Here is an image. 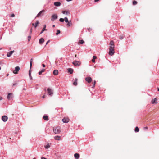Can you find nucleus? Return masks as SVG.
<instances>
[{"label": "nucleus", "instance_id": "9d476101", "mask_svg": "<svg viewBox=\"0 0 159 159\" xmlns=\"http://www.w3.org/2000/svg\"><path fill=\"white\" fill-rule=\"evenodd\" d=\"M14 52V51L13 50V51H11L7 52V56L8 57H10L12 55V54Z\"/></svg>", "mask_w": 159, "mask_h": 159}, {"label": "nucleus", "instance_id": "aec40b11", "mask_svg": "<svg viewBox=\"0 0 159 159\" xmlns=\"http://www.w3.org/2000/svg\"><path fill=\"white\" fill-rule=\"evenodd\" d=\"M54 5L57 6H59L61 5V3L59 2H55L54 3Z\"/></svg>", "mask_w": 159, "mask_h": 159}, {"label": "nucleus", "instance_id": "864d4df0", "mask_svg": "<svg viewBox=\"0 0 159 159\" xmlns=\"http://www.w3.org/2000/svg\"><path fill=\"white\" fill-rule=\"evenodd\" d=\"M2 97H0V100H2Z\"/></svg>", "mask_w": 159, "mask_h": 159}, {"label": "nucleus", "instance_id": "20e7f679", "mask_svg": "<svg viewBox=\"0 0 159 159\" xmlns=\"http://www.w3.org/2000/svg\"><path fill=\"white\" fill-rule=\"evenodd\" d=\"M72 64L75 66H78L81 65V62L78 61H75L72 62Z\"/></svg>", "mask_w": 159, "mask_h": 159}, {"label": "nucleus", "instance_id": "f8f14e48", "mask_svg": "<svg viewBox=\"0 0 159 159\" xmlns=\"http://www.w3.org/2000/svg\"><path fill=\"white\" fill-rule=\"evenodd\" d=\"M39 24V22L38 21H36L35 24L32 23V25L34 26V27L36 28L38 26V25Z\"/></svg>", "mask_w": 159, "mask_h": 159}, {"label": "nucleus", "instance_id": "de8ad7c7", "mask_svg": "<svg viewBox=\"0 0 159 159\" xmlns=\"http://www.w3.org/2000/svg\"><path fill=\"white\" fill-rule=\"evenodd\" d=\"M42 66L43 67H45V65L43 64H42Z\"/></svg>", "mask_w": 159, "mask_h": 159}, {"label": "nucleus", "instance_id": "7ed1b4c3", "mask_svg": "<svg viewBox=\"0 0 159 159\" xmlns=\"http://www.w3.org/2000/svg\"><path fill=\"white\" fill-rule=\"evenodd\" d=\"M57 17V15L56 14H54L52 16L51 20L52 21H54Z\"/></svg>", "mask_w": 159, "mask_h": 159}, {"label": "nucleus", "instance_id": "ea45409f", "mask_svg": "<svg viewBox=\"0 0 159 159\" xmlns=\"http://www.w3.org/2000/svg\"><path fill=\"white\" fill-rule=\"evenodd\" d=\"M148 129V127H145L143 128V129L144 130H147Z\"/></svg>", "mask_w": 159, "mask_h": 159}, {"label": "nucleus", "instance_id": "79ce46f5", "mask_svg": "<svg viewBox=\"0 0 159 159\" xmlns=\"http://www.w3.org/2000/svg\"><path fill=\"white\" fill-rule=\"evenodd\" d=\"M32 28H31L30 30V34H31L32 33Z\"/></svg>", "mask_w": 159, "mask_h": 159}, {"label": "nucleus", "instance_id": "a18cd8bd", "mask_svg": "<svg viewBox=\"0 0 159 159\" xmlns=\"http://www.w3.org/2000/svg\"><path fill=\"white\" fill-rule=\"evenodd\" d=\"M42 73L40 71H39V75H41Z\"/></svg>", "mask_w": 159, "mask_h": 159}, {"label": "nucleus", "instance_id": "8fccbe9b", "mask_svg": "<svg viewBox=\"0 0 159 159\" xmlns=\"http://www.w3.org/2000/svg\"><path fill=\"white\" fill-rule=\"evenodd\" d=\"M45 95H44L43 97H42V98H45Z\"/></svg>", "mask_w": 159, "mask_h": 159}, {"label": "nucleus", "instance_id": "2eb2a0df", "mask_svg": "<svg viewBox=\"0 0 159 159\" xmlns=\"http://www.w3.org/2000/svg\"><path fill=\"white\" fill-rule=\"evenodd\" d=\"M12 97V94L11 93H9L8 94V96L7 97V98L8 99H10Z\"/></svg>", "mask_w": 159, "mask_h": 159}, {"label": "nucleus", "instance_id": "cd10ccee", "mask_svg": "<svg viewBox=\"0 0 159 159\" xmlns=\"http://www.w3.org/2000/svg\"><path fill=\"white\" fill-rule=\"evenodd\" d=\"M44 147L48 149L50 147V145H49L48 143L47 145L44 146Z\"/></svg>", "mask_w": 159, "mask_h": 159}, {"label": "nucleus", "instance_id": "9b49d317", "mask_svg": "<svg viewBox=\"0 0 159 159\" xmlns=\"http://www.w3.org/2000/svg\"><path fill=\"white\" fill-rule=\"evenodd\" d=\"M2 120L6 122L7 120V116H3L2 118Z\"/></svg>", "mask_w": 159, "mask_h": 159}, {"label": "nucleus", "instance_id": "72a5a7b5", "mask_svg": "<svg viewBox=\"0 0 159 159\" xmlns=\"http://www.w3.org/2000/svg\"><path fill=\"white\" fill-rule=\"evenodd\" d=\"M59 21L61 22H63L64 21V19L62 18H61L59 19Z\"/></svg>", "mask_w": 159, "mask_h": 159}, {"label": "nucleus", "instance_id": "a211bd4d", "mask_svg": "<svg viewBox=\"0 0 159 159\" xmlns=\"http://www.w3.org/2000/svg\"><path fill=\"white\" fill-rule=\"evenodd\" d=\"M58 71L57 70H55L53 72V74L55 75H57L58 74Z\"/></svg>", "mask_w": 159, "mask_h": 159}, {"label": "nucleus", "instance_id": "dca6fc26", "mask_svg": "<svg viewBox=\"0 0 159 159\" xmlns=\"http://www.w3.org/2000/svg\"><path fill=\"white\" fill-rule=\"evenodd\" d=\"M157 99L155 98L152 101L151 103L152 104L157 103Z\"/></svg>", "mask_w": 159, "mask_h": 159}, {"label": "nucleus", "instance_id": "4d7b16f0", "mask_svg": "<svg viewBox=\"0 0 159 159\" xmlns=\"http://www.w3.org/2000/svg\"><path fill=\"white\" fill-rule=\"evenodd\" d=\"M77 57V55H76V54H75V57Z\"/></svg>", "mask_w": 159, "mask_h": 159}, {"label": "nucleus", "instance_id": "4468645a", "mask_svg": "<svg viewBox=\"0 0 159 159\" xmlns=\"http://www.w3.org/2000/svg\"><path fill=\"white\" fill-rule=\"evenodd\" d=\"M44 41V40L43 38H41L39 40V43L42 44Z\"/></svg>", "mask_w": 159, "mask_h": 159}, {"label": "nucleus", "instance_id": "09e8293b", "mask_svg": "<svg viewBox=\"0 0 159 159\" xmlns=\"http://www.w3.org/2000/svg\"><path fill=\"white\" fill-rule=\"evenodd\" d=\"M17 84V83H14L13 84V86H15Z\"/></svg>", "mask_w": 159, "mask_h": 159}, {"label": "nucleus", "instance_id": "6e6d98bb", "mask_svg": "<svg viewBox=\"0 0 159 159\" xmlns=\"http://www.w3.org/2000/svg\"><path fill=\"white\" fill-rule=\"evenodd\" d=\"M157 90L158 91H159V88H157Z\"/></svg>", "mask_w": 159, "mask_h": 159}, {"label": "nucleus", "instance_id": "bb28decb", "mask_svg": "<svg viewBox=\"0 0 159 159\" xmlns=\"http://www.w3.org/2000/svg\"><path fill=\"white\" fill-rule=\"evenodd\" d=\"M29 75L30 77V78L31 80H32V76H31V72L30 70L29 71Z\"/></svg>", "mask_w": 159, "mask_h": 159}, {"label": "nucleus", "instance_id": "b1692460", "mask_svg": "<svg viewBox=\"0 0 159 159\" xmlns=\"http://www.w3.org/2000/svg\"><path fill=\"white\" fill-rule=\"evenodd\" d=\"M84 43V41L82 40H79L78 42L79 44H83Z\"/></svg>", "mask_w": 159, "mask_h": 159}, {"label": "nucleus", "instance_id": "f03ea898", "mask_svg": "<svg viewBox=\"0 0 159 159\" xmlns=\"http://www.w3.org/2000/svg\"><path fill=\"white\" fill-rule=\"evenodd\" d=\"M54 132L56 134H59L61 131V128L59 126H57L53 128Z\"/></svg>", "mask_w": 159, "mask_h": 159}, {"label": "nucleus", "instance_id": "c9c22d12", "mask_svg": "<svg viewBox=\"0 0 159 159\" xmlns=\"http://www.w3.org/2000/svg\"><path fill=\"white\" fill-rule=\"evenodd\" d=\"M73 84L75 86H76L77 85V82L74 81L73 83Z\"/></svg>", "mask_w": 159, "mask_h": 159}, {"label": "nucleus", "instance_id": "e433bc0d", "mask_svg": "<svg viewBox=\"0 0 159 159\" xmlns=\"http://www.w3.org/2000/svg\"><path fill=\"white\" fill-rule=\"evenodd\" d=\"M31 38V36H29L28 37V39L29 41H30Z\"/></svg>", "mask_w": 159, "mask_h": 159}, {"label": "nucleus", "instance_id": "423d86ee", "mask_svg": "<svg viewBox=\"0 0 159 159\" xmlns=\"http://www.w3.org/2000/svg\"><path fill=\"white\" fill-rule=\"evenodd\" d=\"M45 11L44 10H42L38 13V14L36 16V17H40L41 16L43 15V13Z\"/></svg>", "mask_w": 159, "mask_h": 159}, {"label": "nucleus", "instance_id": "c756f323", "mask_svg": "<svg viewBox=\"0 0 159 159\" xmlns=\"http://www.w3.org/2000/svg\"><path fill=\"white\" fill-rule=\"evenodd\" d=\"M139 129L138 127L136 126L135 129V132H138L139 131Z\"/></svg>", "mask_w": 159, "mask_h": 159}, {"label": "nucleus", "instance_id": "a19ab883", "mask_svg": "<svg viewBox=\"0 0 159 159\" xmlns=\"http://www.w3.org/2000/svg\"><path fill=\"white\" fill-rule=\"evenodd\" d=\"M15 15L14 14H11V17H15Z\"/></svg>", "mask_w": 159, "mask_h": 159}, {"label": "nucleus", "instance_id": "49530a36", "mask_svg": "<svg viewBox=\"0 0 159 159\" xmlns=\"http://www.w3.org/2000/svg\"><path fill=\"white\" fill-rule=\"evenodd\" d=\"M49 42H50V40H48L46 43V45H47L48 43H49Z\"/></svg>", "mask_w": 159, "mask_h": 159}, {"label": "nucleus", "instance_id": "3c124183", "mask_svg": "<svg viewBox=\"0 0 159 159\" xmlns=\"http://www.w3.org/2000/svg\"><path fill=\"white\" fill-rule=\"evenodd\" d=\"M41 159H47L46 158H45L44 157H41Z\"/></svg>", "mask_w": 159, "mask_h": 159}, {"label": "nucleus", "instance_id": "c03bdc74", "mask_svg": "<svg viewBox=\"0 0 159 159\" xmlns=\"http://www.w3.org/2000/svg\"><path fill=\"white\" fill-rule=\"evenodd\" d=\"M55 63L57 65L58 63V61H55Z\"/></svg>", "mask_w": 159, "mask_h": 159}, {"label": "nucleus", "instance_id": "58836bf2", "mask_svg": "<svg viewBox=\"0 0 159 159\" xmlns=\"http://www.w3.org/2000/svg\"><path fill=\"white\" fill-rule=\"evenodd\" d=\"M45 69H42L41 70V72L42 73H43V72L45 71Z\"/></svg>", "mask_w": 159, "mask_h": 159}, {"label": "nucleus", "instance_id": "13d9d810", "mask_svg": "<svg viewBox=\"0 0 159 159\" xmlns=\"http://www.w3.org/2000/svg\"><path fill=\"white\" fill-rule=\"evenodd\" d=\"M33 159H36V158H33Z\"/></svg>", "mask_w": 159, "mask_h": 159}, {"label": "nucleus", "instance_id": "c85d7f7f", "mask_svg": "<svg viewBox=\"0 0 159 159\" xmlns=\"http://www.w3.org/2000/svg\"><path fill=\"white\" fill-rule=\"evenodd\" d=\"M33 58H31L30 60V69L31 68L32 65V62H33Z\"/></svg>", "mask_w": 159, "mask_h": 159}, {"label": "nucleus", "instance_id": "5fc2aeb1", "mask_svg": "<svg viewBox=\"0 0 159 159\" xmlns=\"http://www.w3.org/2000/svg\"><path fill=\"white\" fill-rule=\"evenodd\" d=\"M52 27H55V25H52Z\"/></svg>", "mask_w": 159, "mask_h": 159}, {"label": "nucleus", "instance_id": "f257e3e1", "mask_svg": "<svg viewBox=\"0 0 159 159\" xmlns=\"http://www.w3.org/2000/svg\"><path fill=\"white\" fill-rule=\"evenodd\" d=\"M109 50V55L111 56L113 55L114 54L115 51L114 42L113 40H111L110 42Z\"/></svg>", "mask_w": 159, "mask_h": 159}, {"label": "nucleus", "instance_id": "f3484780", "mask_svg": "<svg viewBox=\"0 0 159 159\" xmlns=\"http://www.w3.org/2000/svg\"><path fill=\"white\" fill-rule=\"evenodd\" d=\"M62 13L63 14H66V15L69 14H70V12L69 11H68L66 10L62 11Z\"/></svg>", "mask_w": 159, "mask_h": 159}, {"label": "nucleus", "instance_id": "473e14b6", "mask_svg": "<svg viewBox=\"0 0 159 159\" xmlns=\"http://www.w3.org/2000/svg\"><path fill=\"white\" fill-rule=\"evenodd\" d=\"M60 31L59 30H57V33H56V35H58L60 33Z\"/></svg>", "mask_w": 159, "mask_h": 159}, {"label": "nucleus", "instance_id": "4c0bfd02", "mask_svg": "<svg viewBox=\"0 0 159 159\" xmlns=\"http://www.w3.org/2000/svg\"><path fill=\"white\" fill-rule=\"evenodd\" d=\"M124 38V37L122 35H121V36H120V39H123Z\"/></svg>", "mask_w": 159, "mask_h": 159}, {"label": "nucleus", "instance_id": "4be33fe9", "mask_svg": "<svg viewBox=\"0 0 159 159\" xmlns=\"http://www.w3.org/2000/svg\"><path fill=\"white\" fill-rule=\"evenodd\" d=\"M43 118L45 120L47 121L48 120V116L46 115H44L43 116Z\"/></svg>", "mask_w": 159, "mask_h": 159}, {"label": "nucleus", "instance_id": "2f4dec72", "mask_svg": "<svg viewBox=\"0 0 159 159\" xmlns=\"http://www.w3.org/2000/svg\"><path fill=\"white\" fill-rule=\"evenodd\" d=\"M64 19V21H65V22H66L67 23L69 21L68 20V18L67 17H65Z\"/></svg>", "mask_w": 159, "mask_h": 159}, {"label": "nucleus", "instance_id": "0eeeda50", "mask_svg": "<svg viewBox=\"0 0 159 159\" xmlns=\"http://www.w3.org/2000/svg\"><path fill=\"white\" fill-rule=\"evenodd\" d=\"M19 70L20 67L19 66H16L15 68V70L13 71V73L14 74H16Z\"/></svg>", "mask_w": 159, "mask_h": 159}, {"label": "nucleus", "instance_id": "393cba45", "mask_svg": "<svg viewBox=\"0 0 159 159\" xmlns=\"http://www.w3.org/2000/svg\"><path fill=\"white\" fill-rule=\"evenodd\" d=\"M97 58V57L96 56H93V59L92 60V61L93 62H95V59Z\"/></svg>", "mask_w": 159, "mask_h": 159}, {"label": "nucleus", "instance_id": "1a4fd4ad", "mask_svg": "<svg viewBox=\"0 0 159 159\" xmlns=\"http://www.w3.org/2000/svg\"><path fill=\"white\" fill-rule=\"evenodd\" d=\"M85 80L89 83H90L92 81V79L90 77H88L85 78Z\"/></svg>", "mask_w": 159, "mask_h": 159}, {"label": "nucleus", "instance_id": "6ab92c4d", "mask_svg": "<svg viewBox=\"0 0 159 159\" xmlns=\"http://www.w3.org/2000/svg\"><path fill=\"white\" fill-rule=\"evenodd\" d=\"M74 157L76 159H78L80 157V154L78 153H75L74 154Z\"/></svg>", "mask_w": 159, "mask_h": 159}, {"label": "nucleus", "instance_id": "7c9ffc66", "mask_svg": "<svg viewBox=\"0 0 159 159\" xmlns=\"http://www.w3.org/2000/svg\"><path fill=\"white\" fill-rule=\"evenodd\" d=\"M137 4V2L136 1H133V4L134 5H136Z\"/></svg>", "mask_w": 159, "mask_h": 159}, {"label": "nucleus", "instance_id": "a878e982", "mask_svg": "<svg viewBox=\"0 0 159 159\" xmlns=\"http://www.w3.org/2000/svg\"><path fill=\"white\" fill-rule=\"evenodd\" d=\"M60 137L58 136L54 137V139L56 140H60Z\"/></svg>", "mask_w": 159, "mask_h": 159}, {"label": "nucleus", "instance_id": "5701e85b", "mask_svg": "<svg viewBox=\"0 0 159 159\" xmlns=\"http://www.w3.org/2000/svg\"><path fill=\"white\" fill-rule=\"evenodd\" d=\"M67 26L68 27H69L72 25V24L71 22V21L70 20L67 22Z\"/></svg>", "mask_w": 159, "mask_h": 159}, {"label": "nucleus", "instance_id": "6e6552de", "mask_svg": "<svg viewBox=\"0 0 159 159\" xmlns=\"http://www.w3.org/2000/svg\"><path fill=\"white\" fill-rule=\"evenodd\" d=\"M62 121L64 123H68L69 121V119L68 117H64L62 119Z\"/></svg>", "mask_w": 159, "mask_h": 159}, {"label": "nucleus", "instance_id": "f704fd0d", "mask_svg": "<svg viewBox=\"0 0 159 159\" xmlns=\"http://www.w3.org/2000/svg\"><path fill=\"white\" fill-rule=\"evenodd\" d=\"M96 83V81L95 80L93 82V86L92 87V88L94 87L95 86Z\"/></svg>", "mask_w": 159, "mask_h": 159}, {"label": "nucleus", "instance_id": "603ef678", "mask_svg": "<svg viewBox=\"0 0 159 159\" xmlns=\"http://www.w3.org/2000/svg\"><path fill=\"white\" fill-rule=\"evenodd\" d=\"M99 0H94V1H95V2H98V1H99Z\"/></svg>", "mask_w": 159, "mask_h": 159}, {"label": "nucleus", "instance_id": "ddd939ff", "mask_svg": "<svg viewBox=\"0 0 159 159\" xmlns=\"http://www.w3.org/2000/svg\"><path fill=\"white\" fill-rule=\"evenodd\" d=\"M46 25H44L43 27V28L40 33V34H42L45 30L46 31L47 30L46 29Z\"/></svg>", "mask_w": 159, "mask_h": 159}, {"label": "nucleus", "instance_id": "412c9836", "mask_svg": "<svg viewBox=\"0 0 159 159\" xmlns=\"http://www.w3.org/2000/svg\"><path fill=\"white\" fill-rule=\"evenodd\" d=\"M67 70H68V72L71 74H72L73 71V69L71 68H68V69Z\"/></svg>", "mask_w": 159, "mask_h": 159}, {"label": "nucleus", "instance_id": "39448f33", "mask_svg": "<svg viewBox=\"0 0 159 159\" xmlns=\"http://www.w3.org/2000/svg\"><path fill=\"white\" fill-rule=\"evenodd\" d=\"M47 91L48 92V95L51 96L53 95V93L52 90L50 88H48L47 89Z\"/></svg>", "mask_w": 159, "mask_h": 159}, {"label": "nucleus", "instance_id": "37998d69", "mask_svg": "<svg viewBox=\"0 0 159 159\" xmlns=\"http://www.w3.org/2000/svg\"><path fill=\"white\" fill-rule=\"evenodd\" d=\"M77 80H78V79L77 78H76L75 79V81L77 82Z\"/></svg>", "mask_w": 159, "mask_h": 159}]
</instances>
